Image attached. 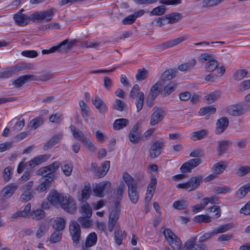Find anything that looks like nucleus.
Wrapping results in <instances>:
<instances>
[{"mask_svg":"<svg viewBox=\"0 0 250 250\" xmlns=\"http://www.w3.org/2000/svg\"><path fill=\"white\" fill-rule=\"evenodd\" d=\"M63 120L62 114L60 112L55 113L49 118L50 122L59 124Z\"/></svg>","mask_w":250,"mask_h":250,"instance_id":"obj_59","label":"nucleus"},{"mask_svg":"<svg viewBox=\"0 0 250 250\" xmlns=\"http://www.w3.org/2000/svg\"><path fill=\"white\" fill-rule=\"evenodd\" d=\"M232 228V225L230 223H228L225 225H221L219 226L218 229H214L213 230L214 234L216 235L218 233H224L228 230Z\"/></svg>","mask_w":250,"mask_h":250,"instance_id":"obj_50","label":"nucleus"},{"mask_svg":"<svg viewBox=\"0 0 250 250\" xmlns=\"http://www.w3.org/2000/svg\"><path fill=\"white\" fill-rule=\"evenodd\" d=\"M226 167V165H224V162L221 161L214 165L212 168V171L215 174H220L225 170Z\"/></svg>","mask_w":250,"mask_h":250,"instance_id":"obj_44","label":"nucleus"},{"mask_svg":"<svg viewBox=\"0 0 250 250\" xmlns=\"http://www.w3.org/2000/svg\"><path fill=\"white\" fill-rule=\"evenodd\" d=\"M37 77L34 75H26L19 77L12 82V85L15 88H19L22 87L25 83L37 80Z\"/></svg>","mask_w":250,"mask_h":250,"instance_id":"obj_17","label":"nucleus"},{"mask_svg":"<svg viewBox=\"0 0 250 250\" xmlns=\"http://www.w3.org/2000/svg\"><path fill=\"white\" fill-rule=\"evenodd\" d=\"M123 178L128 188V194L130 201L133 204H136L139 198L138 183L135 182V179L127 172L124 173Z\"/></svg>","mask_w":250,"mask_h":250,"instance_id":"obj_2","label":"nucleus"},{"mask_svg":"<svg viewBox=\"0 0 250 250\" xmlns=\"http://www.w3.org/2000/svg\"><path fill=\"white\" fill-rule=\"evenodd\" d=\"M30 215L33 219L40 220L43 218L44 212L41 209H38L32 211Z\"/></svg>","mask_w":250,"mask_h":250,"instance_id":"obj_52","label":"nucleus"},{"mask_svg":"<svg viewBox=\"0 0 250 250\" xmlns=\"http://www.w3.org/2000/svg\"><path fill=\"white\" fill-rule=\"evenodd\" d=\"M161 86L160 82H157L151 87L146 100V104L148 107L152 106L154 100L161 91Z\"/></svg>","mask_w":250,"mask_h":250,"instance_id":"obj_11","label":"nucleus"},{"mask_svg":"<svg viewBox=\"0 0 250 250\" xmlns=\"http://www.w3.org/2000/svg\"><path fill=\"white\" fill-rule=\"evenodd\" d=\"M127 107V105L125 103L120 99H116L115 103L113 105V108L114 109L118 110L119 111H123Z\"/></svg>","mask_w":250,"mask_h":250,"instance_id":"obj_49","label":"nucleus"},{"mask_svg":"<svg viewBox=\"0 0 250 250\" xmlns=\"http://www.w3.org/2000/svg\"><path fill=\"white\" fill-rule=\"evenodd\" d=\"M227 112L231 116H239L243 114L244 107L241 104H232L227 107Z\"/></svg>","mask_w":250,"mask_h":250,"instance_id":"obj_19","label":"nucleus"},{"mask_svg":"<svg viewBox=\"0 0 250 250\" xmlns=\"http://www.w3.org/2000/svg\"><path fill=\"white\" fill-rule=\"evenodd\" d=\"M41 179H43L44 181L37 187L36 189L38 191L43 192L46 190V189L49 187H50L51 185L52 184V182L53 181H50L51 180L49 179V178L44 177L43 176Z\"/></svg>","mask_w":250,"mask_h":250,"instance_id":"obj_34","label":"nucleus"},{"mask_svg":"<svg viewBox=\"0 0 250 250\" xmlns=\"http://www.w3.org/2000/svg\"><path fill=\"white\" fill-rule=\"evenodd\" d=\"M216 111V108L212 106H207L201 108L199 111V114L200 116H204L207 114L209 115L211 114L215 113Z\"/></svg>","mask_w":250,"mask_h":250,"instance_id":"obj_47","label":"nucleus"},{"mask_svg":"<svg viewBox=\"0 0 250 250\" xmlns=\"http://www.w3.org/2000/svg\"><path fill=\"white\" fill-rule=\"evenodd\" d=\"M166 24L167 22L165 16H162L156 18L151 22V25L152 26L155 24L158 25L159 27H162Z\"/></svg>","mask_w":250,"mask_h":250,"instance_id":"obj_63","label":"nucleus"},{"mask_svg":"<svg viewBox=\"0 0 250 250\" xmlns=\"http://www.w3.org/2000/svg\"><path fill=\"white\" fill-rule=\"evenodd\" d=\"M110 167V162L105 161L104 162L102 167H98L95 169V175L98 178L104 177L108 171Z\"/></svg>","mask_w":250,"mask_h":250,"instance_id":"obj_28","label":"nucleus"},{"mask_svg":"<svg viewBox=\"0 0 250 250\" xmlns=\"http://www.w3.org/2000/svg\"><path fill=\"white\" fill-rule=\"evenodd\" d=\"M196 61L195 59H192L190 62H186L180 64L178 66V69L181 71H185L193 67L196 64Z\"/></svg>","mask_w":250,"mask_h":250,"instance_id":"obj_48","label":"nucleus"},{"mask_svg":"<svg viewBox=\"0 0 250 250\" xmlns=\"http://www.w3.org/2000/svg\"><path fill=\"white\" fill-rule=\"evenodd\" d=\"M61 208L68 213H74L76 210V204L74 199L69 195L64 196L61 205Z\"/></svg>","mask_w":250,"mask_h":250,"instance_id":"obj_9","label":"nucleus"},{"mask_svg":"<svg viewBox=\"0 0 250 250\" xmlns=\"http://www.w3.org/2000/svg\"><path fill=\"white\" fill-rule=\"evenodd\" d=\"M248 72L245 69H239L237 70L233 75V78L236 81H240L245 78Z\"/></svg>","mask_w":250,"mask_h":250,"instance_id":"obj_51","label":"nucleus"},{"mask_svg":"<svg viewBox=\"0 0 250 250\" xmlns=\"http://www.w3.org/2000/svg\"><path fill=\"white\" fill-rule=\"evenodd\" d=\"M21 70V67L20 64L9 66L5 68L0 72V79H7Z\"/></svg>","mask_w":250,"mask_h":250,"instance_id":"obj_18","label":"nucleus"},{"mask_svg":"<svg viewBox=\"0 0 250 250\" xmlns=\"http://www.w3.org/2000/svg\"><path fill=\"white\" fill-rule=\"evenodd\" d=\"M62 233L60 231L55 230L50 236V243L52 244L57 243L62 240Z\"/></svg>","mask_w":250,"mask_h":250,"instance_id":"obj_54","label":"nucleus"},{"mask_svg":"<svg viewBox=\"0 0 250 250\" xmlns=\"http://www.w3.org/2000/svg\"><path fill=\"white\" fill-rule=\"evenodd\" d=\"M49 158L47 154H42L35 157L31 160L28 162L29 167H34L36 166L40 165L46 162Z\"/></svg>","mask_w":250,"mask_h":250,"instance_id":"obj_26","label":"nucleus"},{"mask_svg":"<svg viewBox=\"0 0 250 250\" xmlns=\"http://www.w3.org/2000/svg\"><path fill=\"white\" fill-rule=\"evenodd\" d=\"M135 98L136 100L135 104L137 109V112H139L143 107L145 98V95H142V94H141V96L136 97Z\"/></svg>","mask_w":250,"mask_h":250,"instance_id":"obj_57","label":"nucleus"},{"mask_svg":"<svg viewBox=\"0 0 250 250\" xmlns=\"http://www.w3.org/2000/svg\"><path fill=\"white\" fill-rule=\"evenodd\" d=\"M78 221L83 228H88L92 225L91 221L89 220V218H87L86 216L79 217L78 219Z\"/></svg>","mask_w":250,"mask_h":250,"instance_id":"obj_58","label":"nucleus"},{"mask_svg":"<svg viewBox=\"0 0 250 250\" xmlns=\"http://www.w3.org/2000/svg\"><path fill=\"white\" fill-rule=\"evenodd\" d=\"M60 166V163L59 161H55L47 166L40 168L37 171L36 174L44 177H48L50 181H54L56 178V174L54 173Z\"/></svg>","mask_w":250,"mask_h":250,"instance_id":"obj_3","label":"nucleus"},{"mask_svg":"<svg viewBox=\"0 0 250 250\" xmlns=\"http://www.w3.org/2000/svg\"><path fill=\"white\" fill-rule=\"evenodd\" d=\"M203 180L202 175L193 176L190 177L187 182L179 184L176 187L179 188H184L190 192L198 188Z\"/></svg>","mask_w":250,"mask_h":250,"instance_id":"obj_6","label":"nucleus"},{"mask_svg":"<svg viewBox=\"0 0 250 250\" xmlns=\"http://www.w3.org/2000/svg\"><path fill=\"white\" fill-rule=\"evenodd\" d=\"M203 155V150L202 149L200 148L194 149L190 152L189 156L192 157L197 158L190 159L188 162L184 163L180 167L181 171L183 173L190 172L192 169L201 163V160L199 157H201Z\"/></svg>","mask_w":250,"mask_h":250,"instance_id":"obj_1","label":"nucleus"},{"mask_svg":"<svg viewBox=\"0 0 250 250\" xmlns=\"http://www.w3.org/2000/svg\"><path fill=\"white\" fill-rule=\"evenodd\" d=\"M62 134L58 133L55 135L49 141H48L44 146V149H48L56 144H58L62 138Z\"/></svg>","mask_w":250,"mask_h":250,"instance_id":"obj_30","label":"nucleus"},{"mask_svg":"<svg viewBox=\"0 0 250 250\" xmlns=\"http://www.w3.org/2000/svg\"><path fill=\"white\" fill-rule=\"evenodd\" d=\"M219 65V62L213 59L208 61L205 64V69L207 72H211L216 70Z\"/></svg>","mask_w":250,"mask_h":250,"instance_id":"obj_39","label":"nucleus"},{"mask_svg":"<svg viewBox=\"0 0 250 250\" xmlns=\"http://www.w3.org/2000/svg\"><path fill=\"white\" fill-rule=\"evenodd\" d=\"M152 113L150 116V124L155 125L161 122L167 114V112L164 107H159L155 106L152 110Z\"/></svg>","mask_w":250,"mask_h":250,"instance_id":"obj_8","label":"nucleus"},{"mask_svg":"<svg viewBox=\"0 0 250 250\" xmlns=\"http://www.w3.org/2000/svg\"><path fill=\"white\" fill-rule=\"evenodd\" d=\"M141 94L144 95V93L143 92L140 91V87L139 85L137 84H135L131 89L129 96L130 98L134 100L136 97L141 96Z\"/></svg>","mask_w":250,"mask_h":250,"instance_id":"obj_41","label":"nucleus"},{"mask_svg":"<svg viewBox=\"0 0 250 250\" xmlns=\"http://www.w3.org/2000/svg\"><path fill=\"white\" fill-rule=\"evenodd\" d=\"M176 84L173 82H171L167 84L164 88L165 96L166 97L173 92L176 89Z\"/></svg>","mask_w":250,"mask_h":250,"instance_id":"obj_56","label":"nucleus"},{"mask_svg":"<svg viewBox=\"0 0 250 250\" xmlns=\"http://www.w3.org/2000/svg\"><path fill=\"white\" fill-rule=\"evenodd\" d=\"M69 231L73 245L75 247H78L81 239V229L80 225L75 221H71L69 225Z\"/></svg>","mask_w":250,"mask_h":250,"instance_id":"obj_7","label":"nucleus"},{"mask_svg":"<svg viewBox=\"0 0 250 250\" xmlns=\"http://www.w3.org/2000/svg\"><path fill=\"white\" fill-rule=\"evenodd\" d=\"M187 206L188 204L187 202L183 200L175 201L173 204V207L178 210L184 209Z\"/></svg>","mask_w":250,"mask_h":250,"instance_id":"obj_61","label":"nucleus"},{"mask_svg":"<svg viewBox=\"0 0 250 250\" xmlns=\"http://www.w3.org/2000/svg\"><path fill=\"white\" fill-rule=\"evenodd\" d=\"M164 147V142L162 139H159L151 144L149 149V156L154 159L158 157L161 153Z\"/></svg>","mask_w":250,"mask_h":250,"instance_id":"obj_12","label":"nucleus"},{"mask_svg":"<svg viewBox=\"0 0 250 250\" xmlns=\"http://www.w3.org/2000/svg\"><path fill=\"white\" fill-rule=\"evenodd\" d=\"M194 221L196 222L209 223L211 222V218L207 215H199L194 217Z\"/></svg>","mask_w":250,"mask_h":250,"instance_id":"obj_64","label":"nucleus"},{"mask_svg":"<svg viewBox=\"0 0 250 250\" xmlns=\"http://www.w3.org/2000/svg\"><path fill=\"white\" fill-rule=\"evenodd\" d=\"M64 174L66 176H70L72 172L73 167L71 163H66L62 167Z\"/></svg>","mask_w":250,"mask_h":250,"instance_id":"obj_60","label":"nucleus"},{"mask_svg":"<svg viewBox=\"0 0 250 250\" xmlns=\"http://www.w3.org/2000/svg\"><path fill=\"white\" fill-rule=\"evenodd\" d=\"M129 124V121L128 119L125 118H120L116 119L113 124V128L114 130H120Z\"/></svg>","mask_w":250,"mask_h":250,"instance_id":"obj_33","label":"nucleus"},{"mask_svg":"<svg viewBox=\"0 0 250 250\" xmlns=\"http://www.w3.org/2000/svg\"><path fill=\"white\" fill-rule=\"evenodd\" d=\"M167 8L164 5H160L152 9L150 12L151 16H162L165 14Z\"/></svg>","mask_w":250,"mask_h":250,"instance_id":"obj_43","label":"nucleus"},{"mask_svg":"<svg viewBox=\"0 0 250 250\" xmlns=\"http://www.w3.org/2000/svg\"><path fill=\"white\" fill-rule=\"evenodd\" d=\"M229 124V121L227 117H223L218 119L216 124V134H220L223 133L227 128Z\"/></svg>","mask_w":250,"mask_h":250,"instance_id":"obj_22","label":"nucleus"},{"mask_svg":"<svg viewBox=\"0 0 250 250\" xmlns=\"http://www.w3.org/2000/svg\"><path fill=\"white\" fill-rule=\"evenodd\" d=\"M35 193L34 190H25L21 195L20 198L23 201L27 202L33 198Z\"/></svg>","mask_w":250,"mask_h":250,"instance_id":"obj_53","label":"nucleus"},{"mask_svg":"<svg viewBox=\"0 0 250 250\" xmlns=\"http://www.w3.org/2000/svg\"><path fill=\"white\" fill-rule=\"evenodd\" d=\"M221 92L220 91H214L207 95L205 99L208 104H211L220 98Z\"/></svg>","mask_w":250,"mask_h":250,"instance_id":"obj_36","label":"nucleus"},{"mask_svg":"<svg viewBox=\"0 0 250 250\" xmlns=\"http://www.w3.org/2000/svg\"><path fill=\"white\" fill-rule=\"evenodd\" d=\"M69 128L71 130L74 138L76 140L82 143L86 141V139L87 138V136L79 128L72 125L69 126Z\"/></svg>","mask_w":250,"mask_h":250,"instance_id":"obj_24","label":"nucleus"},{"mask_svg":"<svg viewBox=\"0 0 250 250\" xmlns=\"http://www.w3.org/2000/svg\"><path fill=\"white\" fill-rule=\"evenodd\" d=\"M43 123V119L41 117H37L32 120L28 125V128L30 129H36Z\"/></svg>","mask_w":250,"mask_h":250,"instance_id":"obj_45","label":"nucleus"},{"mask_svg":"<svg viewBox=\"0 0 250 250\" xmlns=\"http://www.w3.org/2000/svg\"><path fill=\"white\" fill-rule=\"evenodd\" d=\"M64 195L56 191H51L48 195V199L53 205H61V203L63 198Z\"/></svg>","mask_w":250,"mask_h":250,"instance_id":"obj_25","label":"nucleus"},{"mask_svg":"<svg viewBox=\"0 0 250 250\" xmlns=\"http://www.w3.org/2000/svg\"><path fill=\"white\" fill-rule=\"evenodd\" d=\"M92 102L101 114H104L107 111V105L98 95H96L92 99Z\"/></svg>","mask_w":250,"mask_h":250,"instance_id":"obj_20","label":"nucleus"},{"mask_svg":"<svg viewBox=\"0 0 250 250\" xmlns=\"http://www.w3.org/2000/svg\"><path fill=\"white\" fill-rule=\"evenodd\" d=\"M149 73V71L145 68L139 69L135 76L136 79L139 81L144 80L147 78Z\"/></svg>","mask_w":250,"mask_h":250,"instance_id":"obj_42","label":"nucleus"},{"mask_svg":"<svg viewBox=\"0 0 250 250\" xmlns=\"http://www.w3.org/2000/svg\"><path fill=\"white\" fill-rule=\"evenodd\" d=\"M139 125L137 124H135L128 134V138L129 141L133 144L138 143L140 141V134L139 132Z\"/></svg>","mask_w":250,"mask_h":250,"instance_id":"obj_23","label":"nucleus"},{"mask_svg":"<svg viewBox=\"0 0 250 250\" xmlns=\"http://www.w3.org/2000/svg\"><path fill=\"white\" fill-rule=\"evenodd\" d=\"M163 233L173 250H181V241L169 229H164Z\"/></svg>","mask_w":250,"mask_h":250,"instance_id":"obj_5","label":"nucleus"},{"mask_svg":"<svg viewBox=\"0 0 250 250\" xmlns=\"http://www.w3.org/2000/svg\"><path fill=\"white\" fill-rule=\"evenodd\" d=\"M207 134V130L202 129L198 131L193 132L190 134V138L194 141L201 140L205 138Z\"/></svg>","mask_w":250,"mask_h":250,"instance_id":"obj_38","label":"nucleus"},{"mask_svg":"<svg viewBox=\"0 0 250 250\" xmlns=\"http://www.w3.org/2000/svg\"><path fill=\"white\" fill-rule=\"evenodd\" d=\"M80 211L83 216H86L87 218H90L92 215V209L91 207L86 202L81 207Z\"/></svg>","mask_w":250,"mask_h":250,"instance_id":"obj_46","label":"nucleus"},{"mask_svg":"<svg viewBox=\"0 0 250 250\" xmlns=\"http://www.w3.org/2000/svg\"><path fill=\"white\" fill-rule=\"evenodd\" d=\"M224 0H203L202 1V7H210L217 5Z\"/></svg>","mask_w":250,"mask_h":250,"instance_id":"obj_55","label":"nucleus"},{"mask_svg":"<svg viewBox=\"0 0 250 250\" xmlns=\"http://www.w3.org/2000/svg\"><path fill=\"white\" fill-rule=\"evenodd\" d=\"M18 188L15 183H11L6 186L0 192V200L3 201L11 197Z\"/></svg>","mask_w":250,"mask_h":250,"instance_id":"obj_15","label":"nucleus"},{"mask_svg":"<svg viewBox=\"0 0 250 250\" xmlns=\"http://www.w3.org/2000/svg\"><path fill=\"white\" fill-rule=\"evenodd\" d=\"M250 173V166H242L238 168L236 171V174L240 176H244L246 174Z\"/></svg>","mask_w":250,"mask_h":250,"instance_id":"obj_62","label":"nucleus"},{"mask_svg":"<svg viewBox=\"0 0 250 250\" xmlns=\"http://www.w3.org/2000/svg\"><path fill=\"white\" fill-rule=\"evenodd\" d=\"M177 70L176 69H168L164 71L161 76L162 81H166L172 80L176 75Z\"/></svg>","mask_w":250,"mask_h":250,"instance_id":"obj_31","label":"nucleus"},{"mask_svg":"<svg viewBox=\"0 0 250 250\" xmlns=\"http://www.w3.org/2000/svg\"><path fill=\"white\" fill-rule=\"evenodd\" d=\"M56 9L51 8L47 10L37 11L31 15V20L33 22L50 21L53 17Z\"/></svg>","mask_w":250,"mask_h":250,"instance_id":"obj_4","label":"nucleus"},{"mask_svg":"<svg viewBox=\"0 0 250 250\" xmlns=\"http://www.w3.org/2000/svg\"><path fill=\"white\" fill-rule=\"evenodd\" d=\"M165 16L167 24H174L179 22L183 17L181 13L178 12L171 13Z\"/></svg>","mask_w":250,"mask_h":250,"instance_id":"obj_27","label":"nucleus"},{"mask_svg":"<svg viewBox=\"0 0 250 250\" xmlns=\"http://www.w3.org/2000/svg\"><path fill=\"white\" fill-rule=\"evenodd\" d=\"M126 237V232L124 230L122 231L120 229H116L114 231V237L116 243L120 246L122 244V241L125 239Z\"/></svg>","mask_w":250,"mask_h":250,"instance_id":"obj_32","label":"nucleus"},{"mask_svg":"<svg viewBox=\"0 0 250 250\" xmlns=\"http://www.w3.org/2000/svg\"><path fill=\"white\" fill-rule=\"evenodd\" d=\"M97 241V236L95 232H91L87 236L84 246L86 248H89L95 245Z\"/></svg>","mask_w":250,"mask_h":250,"instance_id":"obj_35","label":"nucleus"},{"mask_svg":"<svg viewBox=\"0 0 250 250\" xmlns=\"http://www.w3.org/2000/svg\"><path fill=\"white\" fill-rule=\"evenodd\" d=\"M78 41L76 39L71 40L68 39H65L55 46L56 51L57 52L61 53H67L72 48L74 45Z\"/></svg>","mask_w":250,"mask_h":250,"instance_id":"obj_13","label":"nucleus"},{"mask_svg":"<svg viewBox=\"0 0 250 250\" xmlns=\"http://www.w3.org/2000/svg\"><path fill=\"white\" fill-rule=\"evenodd\" d=\"M111 188V183L108 181H103L95 185L93 188V191L95 196L104 197V191H108Z\"/></svg>","mask_w":250,"mask_h":250,"instance_id":"obj_14","label":"nucleus"},{"mask_svg":"<svg viewBox=\"0 0 250 250\" xmlns=\"http://www.w3.org/2000/svg\"><path fill=\"white\" fill-rule=\"evenodd\" d=\"M188 36L185 35L176 39L163 42L156 46L157 49L163 51L178 45L188 39Z\"/></svg>","mask_w":250,"mask_h":250,"instance_id":"obj_10","label":"nucleus"},{"mask_svg":"<svg viewBox=\"0 0 250 250\" xmlns=\"http://www.w3.org/2000/svg\"><path fill=\"white\" fill-rule=\"evenodd\" d=\"M13 19L15 22L19 26H23L27 25L31 20V16L28 17L27 15L22 14L21 12H18L13 16Z\"/></svg>","mask_w":250,"mask_h":250,"instance_id":"obj_21","label":"nucleus"},{"mask_svg":"<svg viewBox=\"0 0 250 250\" xmlns=\"http://www.w3.org/2000/svg\"><path fill=\"white\" fill-rule=\"evenodd\" d=\"M65 224L66 221L62 217H58L54 221L53 228L55 230L61 231L64 229Z\"/></svg>","mask_w":250,"mask_h":250,"instance_id":"obj_37","label":"nucleus"},{"mask_svg":"<svg viewBox=\"0 0 250 250\" xmlns=\"http://www.w3.org/2000/svg\"><path fill=\"white\" fill-rule=\"evenodd\" d=\"M232 142L227 140H224L218 143L217 151L219 152V155H221L227 149L229 145H231Z\"/></svg>","mask_w":250,"mask_h":250,"instance_id":"obj_40","label":"nucleus"},{"mask_svg":"<svg viewBox=\"0 0 250 250\" xmlns=\"http://www.w3.org/2000/svg\"><path fill=\"white\" fill-rule=\"evenodd\" d=\"M250 192V183L241 187L236 192L235 196L239 199H242Z\"/></svg>","mask_w":250,"mask_h":250,"instance_id":"obj_29","label":"nucleus"},{"mask_svg":"<svg viewBox=\"0 0 250 250\" xmlns=\"http://www.w3.org/2000/svg\"><path fill=\"white\" fill-rule=\"evenodd\" d=\"M196 237H192L187 240L184 244V248L186 250H206V246L200 243L196 244Z\"/></svg>","mask_w":250,"mask_h":250,"instance_id":"obj_16","label":"nucleus"}]
</instances>
